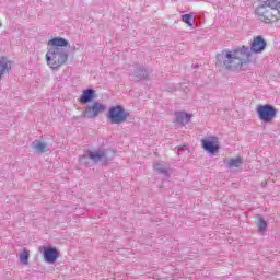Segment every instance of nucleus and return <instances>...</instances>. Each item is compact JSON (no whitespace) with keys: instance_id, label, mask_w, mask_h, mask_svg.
<instances>
[{"instance_id":"nucleus-1","label":"nucleus","mask_w":280,"mask_h":280,"mask_svg":"<svg viewBox=\"0 0 280 280\" xmlns=\"http://www.w3.org/2000/svg\"><path fill=\"white\" fill-rule=\"evenodd\" d=\"M268 43L264 39V36L258 35L253 38L250 48L242 46L233 50H223L222 54L217 55L218 65H223L229 71H235L246 65V62H253V54H261Z\"/></svg>"},{"instance_id":"nucleus-2","label":"nucleus","mask_w":280,"mask_h":280,"mask_svg":"<svg viewBox=\"0 0 280 280\" xmlns=\"http://www.w3.org/2000/svg\"><path fill=\"white\" fill-rule=\"evenodd\" d=\"M48 48L45 55L46 63L52 71H58L69 62V40L65 37H54L47 42Z\"/></svg>"},{"instance_id":"nucleus-3","label":"nucleus","mask_w":280,"mask_h":280,"mask_svg":"<svg viewBox=\"0 0 280 280\" xmlns=\"http://www.w3.org/2000/svg\"><path fill=\"white\" fill-rule=\"evenodd\" d=\"M277 0H265L256 8V16L261 23H277Z\"/></svg>"},{"instance_id":"nucleus-4","label":"nucleus","mask_w":280,"mask_h":280,"mask_svg":"<svg viewBox=\"0 0 280 280\" xmlns=\"http://www.w3.org/2000/svg\"><path fill=\"white\" fill-rule=\"evenodd\" d=\"M86 159H90L94 163H108L110 161L104 148L89 151L86 155L80 158V163H86Z\"/></svg>"},{"instance_id":"nucleus-5","label":"nucleus","mask_w":280,"mask_h":280,"mask_svg":"<svg viewBox=\"0 0 280 280\" xmlns=\"http://www.w3.org/2000/svg\"><path fill=\"white\" fill-rule=\"evenodd\" d=\"M130 117V114L121 107V105L114 106L108 112L110 124H124Z\"/></svg>"},{"instance_id":"nucleus-6","label":"nucleus","mask_w":280,"mask_h":280,"mask_svg":"<svg viewBox=\"0 0 280 280\" xmlns=\"http://www.w3.org/2000/svg\"><path fill=\"white\" fill-rule=\"evenodd\" d=\"M256 113L260 121H265V124H269L277 117V109L272 105H258Z\"/></svg>"},{"instance_id":"nucleus-7","label":"nucleus","mask_w":280,"mask_h":280,"mask_svg":"<svg viewBox=\"0 0 280 280\" xmlns=\"http://www.w3.org/2000/svg\"><path fill=\"white\" fill-rule=\"evenodd\" d=\"M106 110V105L94 102L92 105H89L85 107L83 115L88 119H95L96 117H100V113H104Z\"/></svg>"},{"instance_id":"nucleus-8","label":"nucleus","mask_w":280,"mask_h":280,"mask_svg":"<svg viewBox=\"0 0 280 280\" xmlns=\"http://www.w3.org/2000/svg\"><path fill=\"white\" fill-rule=\"evenodd\" d=\"M201 145L206 152L210 154H215L220 150V140L218 137H208L201 140Z\"/></svg>"},{"instance_id":"nucleus-9","label":"nucleus","mask_w":280,"mask_h":280,"mask_svg":"<svg viewBox=\"0 0 280 280\" xmlns=\"http://www.w3.org/2000/svg\"><path fill=\"white\" fill-rule=\"evenodd\" d=\"M43 256L46 264H56V260L60 257V253L54 247H44Z\"/></svg>"},{"instance_id":"nucleus-10","label":"nucleus","mask_w":280,"mask_h":280,"mask_svg":"<svg viewBox=\"0 0 280 280\" xmlns=\"http://www.w3.org/2000/svg\"><path fill=\"white\" fill-rule=\"evenodd\" d=\"M31 148L37 154H45V152H49V150H51V148H49V144H47V142H43L40 140H34L31 144Z\"/></svg>"},{"instance_id":"nucleus-11","label":"nucleus","mask_w":280,"mask_h":280,"mask_svg":"<svg viewBox=\"0 0 280 280\" xmlns=\"http://www.w3.org/2000/svg\"><path fill=\"white\" fill-rule=\"evenodd\" d=\"M150 78V72L148 69H143V67H139L133 71L131 80L138 82L139 80H148Z\"/></svg>"},{"instance_id":"nucleus-12","label":"nucleus","mask_w":280,"mask_h":280,"mask_svg":"<svg viewBox=\"0 0 280 280\" xmlns=\"http://www.w3.org/2000/svg\"><path fill=\"white\" fill-rule=\"evenodd\" d=\"M12 69V61L5 57H0V80H3V75L10 72Z\"/></svg>"},{"instance_id":"nucleus-13","label":"nucleus","mask_w":280,"mask_h":280,"mask_svg":"<svg viewBox=\"0 0 280 280\" xmlns=\"http://www.w3.org/2000/svg\"><path fill=\"white\" fill-rule=\"evenodd\" d=\"M93 100H95V90L86 89L82 92L79 102H81V104H89V102H93Z\"/></svg>"},{"instance_id":"nucleus-14","label":"nucleus","mask_w":280,"mask_h":280,"mask_svg":"<svg viewBox=\"0 0 280 280\" xmlns=\"http://www.w3.org/2000/svg\"><path fill=\"white\" fill-rule=\"evenodd\" d=\"M192 117H194L192 114H187L185 112H176L175 113V119H176L177 124H182V126L189 124V121H191Z\"/></svg>"},{"instance_id":"nucleus-15","label":"nucleus","mask_w":280,"mask_h":280,"mask_svg":"<svg viewBox=\"0 0 280 280\" xmlns=\"http://www.w3.org/2000/svg\"><path fill=\"white\" fill-rule=\"evenodd\" d=\"M155 172H159L160 174H164V176H167V172L170 170V165L164 162H158L154 164Z\"/></svg>"},{"instance_id":"nucleus-16","label":"nucleus","mask_w":280,"mask_h":280,"mask_svg":"<svg viewBox=\"0 0 280 280\" xmlns=\"http://www.w3.org/2000/svg\"><path fill=\"white\" fill-rule=\"evenodd\" d=\"M244 163V160L240 156L234 158V159H230L226 162V167H229L230 170H233L235 167H241V165Z\"/></svg>"},{"instance_id":"nucleus-17","label":"nucleus","mask_w":280,"mask_h":280,"mask_svg":"<svg viewBox=\"0 0 280 280\" xmlns=\"http://www.w3.org/2000/svg\"><path fill=\"white\" fill-rule=\"evenodd\" d=\"M183 23H186L188 27H194V23H196V16H194V13L184 14L182 15Z\"/></svg>"},{"instance_id":"nucleus-18","label":"nucleus","mask_w":280,"mask_h":280,"mask_svg":"<svg viewBox=\"0 0 280 280\" xmlns=\"http://www.w3.org/2000/svg\"><path fill=\"white\" fill-rule=\"evenodd\" d=\"M20 261L25 266L30 264V250L23 249L22 254L20 255Z\"/></svg>"},{"instance_id":"nucleus-19","label":"nucleus","mask_w":280,"mask_h":280,"mask_svg":"<svg viewBox=\"0 0 280 280\" xmlns=\"http://www.w3.org/2000/svg\"><path fill=\"white\" fill-rule=\"evenodd\" d=\"M258 229L259 231H266V229H268V223H266L264 219H259Z\"/></svg>"},{"instance_id":"nucleus-20","label":"nucleus","mask_w":280,"mask_h":280,"mask_svg":"<svg viewBox=\"0 0 280 280\" xmlns=\"http://www.w3.org/2000/svg\"><path fill=\"white\" fill-rule=\"evenodd\" d=\"M185 147H179L178 148V152H180V150H184Z\"/></svg>"},{"instance_id":"nucleus-21","label":"nucleus","mask_w":280,"mask_h":280,"mask_svg":"<svg viewBox=\"0 0 280 280\" xmlns=\"http://www.w3.org/2000/svg\"><path fill=\"white\" fill-rule=\"evenodd\" d=\"M261 185H262V187H266L267 183H266V182H262Z\"/></svg>"},{"instance_id":"nucleus-22","label":"nucleus","mask_w":280,"mask_h":280,"mask_svg":"<svg viewBox=\"0 0 280 280\" xmlns=\"http://www.w3.org/2000/svg\"><path fill=\"white\" fill-rule=\"evenodd\" d=\"M0 27H1V23H0Z\"/></svg>"}]
</instances>
